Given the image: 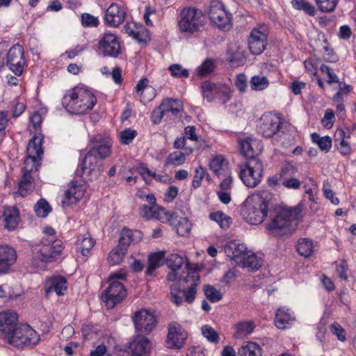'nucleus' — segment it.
Here are the masks:
<instances>
[{
  "label": "nucleus",
  "mask_w": 356,
  "mask_h": 356,
  "mask_svg": "<svg viewBox=\"0 0 356 356\" xmlns=\"http://www.w3.org/2000/svg\"><path fill=\"white\" fill-rule=\"evenodd\" d=\"M177 270H171L167 275V280L170 282L178 280L181 281L180 276H178ZM187 283L193 282L188 289H181L179 283L172 284L170 287L171 301L177 306L181 305L184 302L191 304L193 302L196 296V287L199 284L200 276L197 270L190 271L188 275L182 279Z\"/></svg>",
  "instance_id": "obj_1"
},
{
  "label": "nucleus",
  "mask_w": 356,
  "mask_h": 356,
  "mask_svg": "<svg viewBox=\"0 0 356 356\" xmlns=\"http://www.w3.org/2000/svg\"><path fill=\"white\" fill-rule=\"evenodd\" d=\"M111 147V143L109 138H103L98 136L91 140V148L86 154L80 166L76 170V176L83 177L86 170H88V175H90L98 166L99 163L110 155Z\"/></svg>",
  "instance_id": "obj_2"
},
{
  "label": "nucleus",
  "mask_w": 356,
  "mask_h": 356,
  "mask_svg": "<svg viewBox=\"0 0 356 356\" xmlns=\"http://www.w3.org/2000/svg\"><path fill=\"white\" fill-rule=\"evenodd\" d=\"M97 98L88 89L76 87L67 90L62 99V105L68 113L81 115L93 108Z\"/></svg>",
  "instance_id": "obj_3"
},
{
  "label": "nucleus",
  "mask_w": 356,
  "mask_h": 356,
  "mask_svg": "<svg viewBox=\"0 0 356 356\" xmlns=\"http://www.w3.org/2000/svg\"><path fill=\"white\" fill-rule=\"evenodd\" d=\"M261 150L259 140L246 138V187L254 188L261 181L263 165L255 157Z\"/></svg>",
  "instance_id": "obj_4"
},
{
  "label": "nucleus",
  "mask_w": 356,
  "mask_h": 356,
  "mask_svg": "<svg viewBox=\"0 0 356 356\" xmlns=\"http://www.w3.org/2000/svg\"><path fill=\"white\" fill-rule=\"evenodd\" d=\"M300 212L301 209L298 207L281 209L268 224V230L277 236H289L291 235L296 229V221Z\"/></svg>",
  "instance_id": "obj_5"
},
{
  "label": "nucleus",
  "mask_w": 356,
  "mask_h": 356,
  "mask_svg": "<svg viewBox=\"0 0 356 356\" xmlns=\"http://www.w3.org/2000/svg\"><path fill=\"white\" fill-rule=\"evenodd\" d=\"M287 126L276 115L267 113L261 116L257 127L259 132L263 136L270 138L276 136L281 145H284L291 140V134L287 131Z\"/></svg>",
  "instance_id": "obj_6"
},
{
  "label": "nucleus",
  "mask_w": 356,
  "mask_h": 356,
  "mask_svg": "<svg viewBox=\"0 0 356 356\" xmlns=\"http://www.w3.org/2000/svg\"><path fill=\"white\" fill-rule=\"evenodd\" d=\"M270 201V194L263 191L246 198V207H248L246 221L252 225L261 223L267 217Z\"/></svg>",
  "instance_id": "obj_7"
},
{
  "label": "nucleus",
  "mask_w": 356,
  "mask_h": 356,
  "mask_svg": "<svg viewBox=\"0 0 356 356\" xmlns=\"http://www.w3.org/2000/svg\"><path fill=\"white\" fill-rule=\"evenodd\" d=\"M124 278V275L117 273L109 276L108 280L109 285L101 294V298L108 309L114 308L126 297L127 293L124 286L119 281Z\"/></svg>",
  "instance_id": "obj_8"
},
{
  "label": "nucleus",
  "mask_w": 356,
  "mask_h": 356,
  "mask_svg": "<svg viewBox=\"0 0 356 356\" xmlns=\"http://www.w3.org/2000/svg\"><path fill=\"white\" fill-rule=\"evenodd\" d=\"M64 249L62 241L41 240L40 243L32 248L33 261L38 264L42 263H51L57 259Z\"/></svg>",
  "instance_id": "obj_9"
},
{
  "label": "nucleus",
  "mask_w": 356,
  "mask_h": 356,
  "mask_svg": "<svg viewBox=\"0 0 356 356\" xmlns=\"http://www.w3.org/2000/svg\"><path fill=\"white\" fill-rule=\"evenodd\" d=\"M177 24L181 32L193 33L204 24L203 13L194 7L184 8L177 17Z\"/></svg>",
  "instance_id": "obj_10"
},
{
  "label": "nucleus",
  "mask_w": 356,
  "mask_h": 356,
  "mask_svg": "<svg viewBox=\"0 0 356 356\" xmlns=\"http://www.w3.org/2000/svg\"><path fill=\"white\" fill-rule=\"evenodd\" d=\"M40 340V335L29 325L20 324L15 328L6 342L15 347L22 348L25 346H35Z\"/></svg>",
  "instance_id": "obj_11"
},
{
  "label": "nucleus",
  "mask_w": 356,
  "mask_h": 356,
  "mask_svg": "<svg viewBox=\"0 0 356 356\" xmlns=\"http://www.w3.org/2000/svg\"><path fill=\"white\" fill-rule=\"evenodd\" d=\"M208 15L211 22L220 29L229 28L231 25L230 14L226 11L223 3L218 0L210 2Z\"/></svg>",
  "instance_id": "obj_12"
},
{
  "label": "nucleus",
  "mask_w": 356,
  "mask_h": 356,
  "mask_svg": "<svg viewBox=\"0 0 356 356\" xmlns=\"http://www.w3.org/2000/svg\"><path fill=\"white\" fill-rule=\"evenodd\" d=\"M268 38V29L265 24H261L252 29L248 38V47L254 55L261 54L266 49Z\"/></svg>",
  "instance_id": "obj_13"
},
{
  "label": "nucleus",
  "mask_w": 356,
  "mask_h": 356,
  "mask_svg": "<svg viewBox=\"0 0 356 356\" xmlns=\"http://www.w3.org/2000/svg\"><path fill=\"white\" fill-rule=\"evenodd\" d=\"M6 66L16 76H20L23 73L25 65L24 51L19 44L13 45L7 53Z\"/></svg>",
  "instance_id": "obj_14"
},
{
  "label": "nucleus",
  "mask_w": 356,
  "mask_h": 356,
  "mask_svg": "<svg viewBox=\"0 0 356 356\" xmlns=\"http://www.w3.org/2000/svg\"><path fill=\"white\" fill-rule=\"evenodd\" d=\"M136 330L139 334H149L156 325L155 316L147 309H140L132 317Z\"/></svg>",
  "instance_id": "obj_15"
},
{
  "label": "nucleus",
  "mask_w": 356,
  "mask_h": 356,
  "mask_svg": "<svg viewBox=\"0 0 356 356\" xmlns=\"http://www.w3.org/2000/svg\"><path fill=\"white\" fill-rule=\"evenodd\" d=\"M98 49L104 56L116 58L121 53L118 37L111 33H105L98 43Z\"/></svg>",
  "instance_id": "obj_16"
},
{
  "label": "nucleus",
  "mask_w": 356,
  "mask_h": 356,
  "mask_svg": "<svg viewBox=\"0 0 356 356\" xmlns=\"http://www.w3.org/2000/svg\"><path fill=\"white\" fill-rule=\"evenodd\" d=\"M17 314L13 312L0 313V338L7 341L18 326Z\"/></svg>",
  "instance_id": "obj_17"
},
{
  "label": "nucleus",
  "mask_w": 356,
  "mask_h": 356,
  "mask_svg": "<svg viewBox=\"0 0 356 356\" xmlns=\"http://www.w3.org/2000/svg\"><path fill=\"white\" fill-rule=\"evenodd\" d=\"M187 337V332L180 325L170 324L166 340L167 347L169 348L180 349L184 345Z\"/></svg>",
  "instance_id": "obj_18"
},
{
  "label": "nucleus",
  "mask_w": 356,
  "mask_h": 356,
  "mask_svg": "<svg viewBox=\"0 0 356 356\" xmlns=\"http://www.w3.org/2000/svg\"><path fill=\"white\" fill-rule=\"evenodd\" d=\"M225 252L236 266L245 268V245L231 241L225 247Z\"/></svg>",
  "instance_id": "obj_19"
},
{
  "label": "nucleus",
  "mask_w": 356,
  "mask_h": 356,
  "mask_svg": "<svg viewBox=\"0 0 356 356\" xmlns=\"http://www.w3.org/2000/svg\"><path fill=\"white\" fill-rule=\"evenodd\" d=\"M126 17L124 8L118 3H113L106 9L104 19L110 26L116 27L122 24Z\"/></svg>",
  "instance_id": "obj_20"
},
{
  "label": "nucleus",
  "mask_w": 356,
  "mask_h": 356,
  "mask_svg": "<svg viewBox=\"0 0 356 356\" xmlns=\"http://www.w3.org/2000/svg\"><path fill=\"white\" fill-rule=\"evenodd\" d=\"M17 260L14 248L8 245H0V275L6 274Z\"/></svg>",
  "instance_id": "obj_21"
},
{
  "label": "nucleus",
  "mask_w": 356,
  "mask_h": 356,
  "mask_svg": "<svg viewBox=\"0 0 356 356\" xmlns=\"http://www.w3.org/2000/svg\"><path fill=\"white\" fill-rule=\"evenodd\" d=\"M350 134L349 131H345L342 129H337L334 134V146L342 155H348L352 152L351 146L347 138H349Z\"/></svg>",
  "instance_id": "obj_22"
},
{
  "label": "nucleus",
  "mask_w": 356,
  "mask_h": 356,
  "mask_svg": "<svg viewBox=\"0 0 356 356\" xmlns=\"http://www.w3.org/2000/svg\"><path fill=\"white\" fill-rule=\"evenodd\" d=\"M4 227L12 231L16 229L19 221V211L16 207H4L2 215Z\"/></svg>",
  "instance_id": "obj_23"
},
{
  "label": "nucleus",
  "mask_w": 356,
  "mask_h": 356,
  "mask_svg": "<svg viewBox=\"0 0 356 356\" xmlns=\"http://www.w3.org/2000/svg\"><path fill=\"white\" fill-rule=\"evenodd\" d=\"M245 58V47L237 43L231 44L228 49L227 60L234 66L243 65Z\"/></svg>",
  "instance_id": "obj_24"
},
{
  "label": "nucleus",
  "mask_w": 356,
  "mask_h": 356,
  "mask_svg": "<svg viewBox=\"0 0 356 356\" xmlns=\"http://www.w3.org/2000/svg\"><path fill=\"white\" fill-rule=\"evenodd\" d=\"M295 321L293 313L285 307L279 308L277 311L275 325L279 329H286L291 322Z\"/></svg>",
  "instance_id": "obj_25"
},
{
  "label": "nucleus",
  "mask_w": 356,
  "mask_h": 356,
  "mask_svg": "<svg viewBox=\"0 0 356 356\" xmlns=\"http://www.w3.org/2000/svg\"><path fill=\"white\" fill-rule=\"evenodd\" d=\"M151 343L145 337H138L135 341L134 347L130 356H148L151 353Z\"/></svg>",
  "instance_id": "obj_26"
},
{
  "label": "nucleus",
  "mask_w": 356,
  "mask_h": 356,
  "mask_svg": "<svg viewBox=\"0 0 356 356\" xmlns=\"http://www.w3.org/2000/svg\"><path fill=\"white\" fill-rule=\"evenodd\" d=\"M210 169L218 177H226L229 174L228 163L222 155L214 157L209 163Z\"/></svg>",
  "instance_id": "obj_27"
},
{
  "label": "nucleus",
  "mask_w": 356,
  "mask_h": 356,
  "mask_svg": "<svg viewBox=\"0 0 356 356\" xmlns=\"http://www.w3.org/2000/svg\"><path fill=\"white\" fill-rule=\"evenodd\" d=\"M165 252H158L150 254L148 257V266L146 270L147 275H152L154 270L163 266L165 262Z\"/></svg>",
  "instance_id": "obj_28"
},
{
  "label": "nucleus",
  "mask_w": 356,
  "mask_h": 356,
  "mask_svg": "<svg viewBox=\"0 0 356 356\" xmlns=\"http://www.w3.org/2000/svg\"><path fill=\"white\" fill-rule=\"evenodd\" d=\"M42 140L43 138L40 136H33L27 145V154L41 159L44 152L42 147Z\"/></svg>",
  "instance_id": "obj_29"
},
{
  "label": "nucleus",
  "mask_w": 356,
  "mask_h": 356,
  "mask_svg": "<svg viewBox=\"0 0 356 356\" xmlns=\"http://www.w3.org/2000/svg\"><path fill=\"white\" fill-rule=\"evenodd\" d=\"M263 258L246 249V270L249 272L258 270L263 265Z\"/></svg>",
  "instance_id": "obj_30"
},
{
  "label": "nucleus",
  "mask_w": 356,
  "mask_h": 356,
  "mask_svg": "<svg viewBox=\"0 0 356 356\" xmlns=\"http://www.w3.org/2000/svg\"><path fill=\"white\" fill-rule=\"evenodd\" d=\"M83 195V193L80 187L73 185L65 191L63 203L66 205H71L79 201Z\"/></svg>",
  "instance_id": "obj_31"
},
{
  "label": "nucleus",
  "mask_w": 356,
  "mask_h": 356,
  "mask_svg": "<svg viewBox=\"0 0 356 356\" xmlns=\"http://www.w3.org/2000/svg\"><path fill=\"white\" fill-rule=\"evenodd\" d=\"M94 245L95 241L90 236L89 234L87 236H78L76 245L77 249L81 252L83 256H87Z\"/></svg>",
  "instance_id": "obj_32"
},
{
  "label": "nucleus",
  "mask_w": 356,
  "mask_h": 356,
  "mask_svg": "<svg viewBox=\"0 0 356 356\" xmlns=\"http://www.w3.org/2000/svg\"><path fill=\"white\" fill-rule=\"evenodd\" d=\"M33 188V178L31 173L22 172V177L19 183L18 193L22 197H25Z\"/></svg>",
  "instance_id": "obj_33"
},
{
  "label": "nucleus",
  "mask_w": 356,
  "mask_h": 356,
  "mask_svg": "<svg viewBox=\"0 0 356 356\" xmlns=\"http://www.w3.org/2000/svg\"><path fill=\"white\" fill-rule=\"evenodd\" d=\"M296 248L300 255L305 258L310 257L314 252L312 241L305 238L298 240Z\"/></svg>",
  "instance_id": "obj_34"
},
{
  "label": "nucleus",
  "mask_w": 356,
  "mask_h": 356,
  "mask_svg": "<svg viewBox=\"0 0 356 356\" xmlns=\"http://www.w3.org/2000/svg\"><path fill=\"white\" fill-rule=\"evenodd\" d=\"M67 289V281L63 277H54L47 287V292L54 290L58 296L64 294V291Z\"/></svg>",
  "instance_id": "obj_35"
},
{
  "label": "nucleus",
  "mask_w": 356,
  "mask_h": 356,
  "mask_svg": "<svg viewBox=\"0 0 356 356\" xmlns=\"http://www.w3.org/2000/svg\"><path fill=\"white\" fill-rule=\"evenodd\" d=\"M182 105L178 99H163L160 105V108L164 113L172 112L177 114L181 111Z\"/></svg>",
  "instance_id": "obj_36"
},
{
  "label": "nucleus",
  "mask_w": 356,
  "mask_h": 356,
  "mask_svg": "<svg viewBox=\"0 0 356 356\" xmlns=\"http://www.w3.org/2000/svg\"><path fill=\"white\" fill-rule=\"evenodd\" d=\"M219 84L213 83L209 81L202 83L201 89L204 98L211 102L215 98Z\"/></svg>",
  "instance_id": "obj_37"
},
{
  "label": "nucleus",
  "mask_w": 356,
  "mask_h": 356,
  "mask_svg": "<svg viewBox=\"0 0 356 356\" xmlns=\"http://www.w3.org/2000/svg\"><path fill=\"white\" fill-rule=\"evenodd\" d=\"M209 218L216 222L220 228L223 229H228L232 222V218L220 211L211 213L209 214Z\"/></svg>",
  "instance_id": "obj_38"
},
{
  "label": "nucleus",
  "mask_w": 356,
  "mask_h": 356,
  "mask_svg": "<svg viewBox=\"0 0 356 356\" xmlns=\"http://www.w3.org/2000/svg\"><path fill=\"white\" fill-rule=\"evenodd\" d=\"M291 4L295 9L302 10L309 16L316 15L315 7L305 0H292Z\"/></svg>",
  "instance_id": "obj_39"
},
{
  "label": "nucleus",
  "mask_w": 356,
  "mask_h": 356,
  "mask_svg": "<svg viewBox=\"0 0 356 356\" xmlns=\"http://www.w3.org/2000/svg\"><path fill=\"white\" fill-rule=\"evenodd\" d=\"M268 79L264 76H254L250 80V86L252 90L261 91L268 88Z\"/></svg>",
  "instance_id": "obj_40"
},
{
  "label": "nucleus",
  "mask_w": 356,
  "mask_h": 356,
  "mask_svg": "<svg viewBox=\"0 0 356 356\" xmlns=\"http://www.w3.org/2000/svg\"><path fill=\"white\" fill-rule=\"evenodd\" d=\"M174 221H177L176 228L179 235L184 236L190 233L192 225L187 218H181L179 220H177V216H175Z\"/></svg>",
  "instance_id": "obj_41"
},
{
  "label": "nucleus",
  "mask_w": 356,
  "mask_h": 356,
  "mask_svg": "<svg viewBox=\"0 0 356 356\" xmlns=\"http://www.w3.org/2000/svg\"><path fill=\"white\" fill-rule=\"evenodd\" d=\"M313 142L316 143L321 150L328 152L332 147V140L328 136L321 137L318 134H312Z\"/></svg>",
  "instance_id": "obj_42"
},
{
  "label": "nucleus",
  "mask_w": 356,
  "mask_h": 356,
  "mask_svg": "<svg viewBox=\"0 0 356 356\" xmlns=\"http://www.w3.org/2000/svg\"><path fill=\"white\" fill-rule=\"evenodd\" d=\"M34 210L38 217L45 218L50 213L51 208L47 200L40 199L35 204Z\"/></svg>",
  "instance_id": "obj_43"
},
{
  "label": "nucleus",
  "mask_w": 356,
  "mask_h": 356,
  "mask_svg": "<svg viewBox=\"0 0 356 356\" xmlns=\"http://www.w3.org/2000/svg\"><path fill=\"white\" fill-rule=\"evenodd\" d=\"M204 293L207 298L211 302H216L222 299L221 293L211 285L204 286Z\"/></svg>",
  "instance_id": "obj_44"
},
{
  "label": "nucleus",
  "mask_w": 356,
  "mask_h": 356,
  "mask_svg": "<svg viewBox=\"0 0 356 356\" xmlns=\"http://www.w3.org/2000/svg\"><path fill=\"white\" fill-rule=\"evenodd\" d=\"M127 251L121 248L116 247L108 254V260L110 264L115 265L120 264L126 254Z\"/></svg>",
  "instance_id": "obj_45"
},
{
  "label": "nucleus",
  "mask_w": 356,
  "mask_h": 356,
  "mask_svg": "<svg viewBox=\"0 0 356 356\" xmlns=\"http://www.w3.org/2000/svg\"><path fill=\"white\" fill-rule=\"evenodd\" d=\"M201 332L209 342L216 343L219 341L218 333L211 326L209 325H203Z\"/></svg>",
  "instance_id": "obj_46"
},
{
  "label": "nucleus",
  "mask_w": 356,
  "mask_h": 356,
  "mask_svg": "<svg viewBox=\"0 0 356 356\" xmlns=\"http://www.w3.org/2000/svg\"><path fill=\"white\" fill-rule=\"evenodd\" d=\"M175 213H170L165 210V208L157 205V209L155 211L154 218L160 221H172L175 222Z\"/></svg>",
  "instance_id": "obj_47"
},
{
  "label": "nucleus",
  "mask_w": 356,
  "mask_h": 356,
  "mask_svg": "<svg viewBox=\"0 0 356 356\" xmlns=\"http://www.w3.org/2000/svg\"><path fill=\"white\" fill-rule=\"evenodd\" d=\"M165 261L170 270H179L184 264L183 258L177 254H171Z\"/></svg>",
  "instance_id": "obj_48"
},
{
  "label": "nucleus",
  "mask_w": 356,
  "mask_h": 356,
  "mask_svg": "<svg viewBox=\"0 0 356 356\" xmlns=\"http://www.w3.org/2000/svg\"><path fill=\"white\" fill-rule=\"evenodd\" d=\"M39 160L37 157L28 155L24 160V167L22 171L29 173L37 171L40 165Z\"/></svg>",
  "instance_id": "obj_49"
},
{
  "label": "nucleus",
  "mask_w": 356,
  "mask_h": 356,
  "mask_svg": "<svg viewBox=\"0 0 356 356\" xmlns=\"http://www.w3.org/2000/svg\"><path fill=\"white\" fill-rule=\"evenodd\" d=\"M319 10L321 12H332L336 8L339 0H315Z\"/></svg>",
  "instance_id": "obj_50"
},
{
  "label": "nucleus",
  "mask_w": 356,
  "mask_h": 356,
  "mask_svg": "<svg viewBox=\"0 0 356 356\" xmlns=\"http://www.w3.org/2000/svg\"><path fill=\"white\" fill-rule=\"evenodd\" d=\"M186 161V155L181 152H174L170 153L166 161V164L179 165L183 164Z\"/></svg>",
  "instance_id": "obj_51"
},
{
  "label": "nucleus",
  "mask_w": 356,
  "mask_h": 356,
  "mask_svg": "<svg viewBox=\"0 0 356 356\" xmlns=\"http://www.w3.org/2000/svg\"><path fill=\"white\" fill-rule=\"evenodd\" d=\"M296 172L297 168L293 165L292 163L286 162L282 165L278 175H280V178H282L283 180H284L285 179L292 177Z\"/></svg>",
  "instance_id": "obj_52"
},
{
  "label": "nucleus",
  "mask_w": 356,
  "mask_h": 356,
  "mask_svg": "<svg viewBox=\"0 0 356 356\" xmlns=\"http://www.w3.org/2000/svg\"><path fill=\"white\" fill-rule=\"evenodd\" d=\"M130 234L131 230L127 228H124L120 234L119 244L118 245V247L121 248L122 249H124V250L127 251L128 246L131 243H133Z\"/></svg>",
  "instance_id": "obj_53"
},
{
  "label": "nucleus",
  "mask_w": 356,
  "mask_h": 356,
  "mask_svg": "<svg viewBox=\"0 0 356 356\" xmlns=\"http://www.w3.org/2000/svg\"><path fill=\"white\" fill-rule=\"evenodd\" d=\"M320 70L323 74L327 76V82L329 84L332 83H339V79L337 74L334 72L333 70L327 65L322 64L320 67Z\"/></svg>",
  "instance_id": "obj_54"
},
{
  "label": "nucleus",
  "mask_w": 356,
  "mask_h": 356,
  "mask_svg": "<svg viewBox=\"0 0 356 356\" xmlns=\"http://www.w3.org/2000/svg\"><path fill=\"white\" fill-rule=\"evenodd\" d=\"M168 69L172 76L177 78H186L189 76L188 70L184 69L179 64H173L170 65Z\"/></svg>",
  "instance_id": "obj_55"
},
{
  "label": "nucleus",
  "mask_w": 356,
  "mask_h": 356,
  "mask_svg": "<svg viewBox=\"0 0 356 356\" xmlns=\"http://www.w3.org/2000/svg\"><path fill=\"white\" fill-rule=\"evenodd\" d=\"M214 69V62L212 59L208 58L198 67V74L201 76L208 75Z\"/></svg>",
  "instance_id": "obj_56"
},
{
  "label": "nucleus",
  "mask_w": 356,
  "mask_h": 356,
  "mask_svg": "<svg viewBox=\"0 0 356 356\" xmlns=\"http://www.w3.org/2000/svg\"><path fill=\"white\" fill-rule=\"evenodd\" d=\"M215 97L220 98L225 104L231 97V90L226 85L219 84Z\"/></svg>",
  "instance_id": "obj_57"
},
{
  "label": "nucleus",
  "mask_w": 356,
  "mask_h": 356,
  "mask_svg": "<svg viewBox=\"0 0 356 356\" xmlns=\"http://www.w3.org/2000/svg\"><path fill=\"white\" fill-rule=\"evenodd\" d=\"M157 209V205H146L144 204L140 207V216L145 219L154 218L155 211Z\"/></svg>",
  "instance_id": "obj_58"
},
{
  "label": "nucleus",
  "mask_w": 356,
  "mask_h": 356,
  "mask_svg": "<svg viewBox=\"0 0 356 356\" xmlns=\"http://www.w3.org/2000/svg\"><path fill=\"white\" fill-rule=\"evenodd\" d=\"M136 135V131L131 129H126L120 132V142L124 145H129L132 142Z\"/></svg>",
  "instance_id": "obj_59"
},
{
  "label": "nucleus",
  "mask_w": 356,
  "mask_h": 356,
  "mask_svg": "<svg viewBox=\"0 0 356 356\" xmlns=\"http://www.w3.org/2000/svg\"><path fill=\"white\" fill-rule=\"evenodd\" d=\"M261 355V348L258 343L252 341H246V356Z\"/></svg>",
  "instance_id": "obj_60"
},
{
  "label": "nucleus",
  "mask_w": 356,
  "mask_h": 356,
  "mask_svg": "<svg viewBox=\"0 0 356 356\" xmlns=\"http://www.w3.org/2000/svg\"><path fill=\"white\" fill-rule=\"evenodd\" d=\"M81 23L83 26L87 27H96L99 24V19L97 17L88 13H83L81 15Z\"/></svg>",
  "instance_id": "obj_61"
},
{
  "label": "nucleus",
  "mask_w": 356,
  "mask_h": 356,
  "mask_svg": "<svg viewBox=\"0 0 356 356\" xmlns=\"http://www.w3.org/2000/svg\"><path fill=\"white\" fill-rule=\"evenodd\" d=\"M323 192L325 197L329 199L333 204L337 205L339 203V199L334 197V192L331 188V185L327 181L323 182Z\"/></svg>",
  "instance_id": "obj_62"
},
{
  "label": "nucleus",
  "mask_w": 356,
  "mask_h": 356,
  "mask_svg": "<svg viewBox=\"0 0 356 356\" xmlns=\"http://www.w3.org/2000/svg\"><path fill=\"white\" fill-rule=\"evenodd\" d=\"M334 120L335 117L333 111L331 109H326L324 117L321 120L322 124L325 128L330 129L332 127Z\"/></svg>",
  "instance_id": "obj_63"
},
{
  "label": "nucleus",
  "mask_w": 356,
  "mask_h": 356,
  "mask_svg": "<svg viewBox=\"0 0 356 356\" xmlns=\"http://www.w3.org/2000/svg\"><path fill=\"white\" fill-rule=\"evenodd\" d=\"M205 175V171L204 168L202 166H199L197 168L195 169V175L193 179V187L194 188H197L201 185V181L202 179L204 178Z\"/></svg>",
  "instance_id": "obj_64"
}]
</instances>
